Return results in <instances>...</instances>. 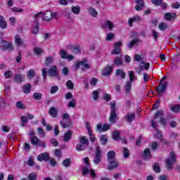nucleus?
Instances as JSON below:
<instances>
[{
  "label": "nucleus",
  "instance_id": "nucleus-1",
  "mask_svg": "<svg viewBox=\"0 0 180 180\" xmlns=\"http://www.w3.org/2000/svg\"><path fill=\"white\" fill-rule=\"evenodd\" d=\"M157 119H160L161 124H165V120L162 118V110H159L156 112V114L155 115L154 119L152 120L151 121V124H152V127L155 129V131L156 133L155 135V137H156V139H160V141H163L166 143L165 139H162V135L161 134V132L156 129L157 124H155V120H157Z\"/></svg>",
  "mask_w": 180,
  "mask_h": 180
},
{
  "label": "nucleus",
  "instance_id": "nucleus-2",
  "mask_svg": "<svg viewBox=\"0 0 180 180\" xmlns=\"http://www.w3.org/2000/svg\"><path fill=\"white\" fill-rule=\"evenodd\" d=\"M115 155V151L113 150H110L108 153L107 158L109 165L107 167V169H108V171H112V169H115V168H116L119 165V163L117 162V161H116Z\"/></svg>",
  "mask_w": 180,
  "mask_h": 180
},
{
  "label": "nucleus",
  "instance_id": "nucleus-3",
  "mask_svg": "<svg viewBox=\"0 0 180 180\" xmlns=\"http://www.w3.org/2000/svg\"><path fill=\"white\" fill-rule=\"evenodd\" d=\"M84 162L86 165V167L83 168V175H86V174H90L92 178H95V176H96V173H95V170L94 169L89 170V158H84Z\"/></svg>",
  "mask_w": 180,
  "mask_h": 180
},
{
  "label": "nucleus",
  "instance_id": "nucleus-4",
  "mask_svg": "<svg viewBox=\"0 0 180 180\" xmlns=\"http://www.w3.org/2000/svg\"><path fill=\"white\" fill-rule=\"evenodd\" d=\"M43 16L44 19L45 20H51V19H57L58 18V14L57 13H52L51 11H46L45 13H39L36 15V18Z\"/></svg>",
  "mask_w": 180,
  "mask_h": 180
},
{
  "label": "nucleus",
  "instance_id": "nucleus-5",
  "mask_svg": "<svg viewBox=\"0 0 180 180\" xmlns=\"http://www.w3.org/2000/svg\"><path fill=\"white\" fill-rule=\"evenodd\" d=\"M80 65H82V71H86V70H89V68H91V65L88 63V60L86 59H83L82 61H77L75 65V70H78Z\"/></svg>",
  "mask_w": 180,
  "mask_h": 180
},
{
  "label": "nucleus",
  "instance_id": "nucleus-6",
  "mask_svg": "<svg viewBox=\"0 0 180 180\" xmlns=\"http://www.w3.org/2000/svg\"><path fill=\"white\" fill-rule=\"evenodd\" d=\"M110 105L111 110L110 114V122H111V123H115V120H116V118L117 117V115H116V102L111 101Z\"/></svg>",
  "mask_w": 180,
  "mask_h": 180
},
{
  "label": "nucleus",
  "instance_id": "nucleus-7",
  "mask_svg": "<svg viewBox=\"0 0 180 180\" xmlns=\"http://www.w3.org/2000/svg\"><path fill=\"white\" fill-rule=\"evenodd\" d=\"M169 155L170 157L166 159V167L167 169H172V164L176 161V157L174 152H170Z\"/></svg>",
  "mask_w": 180,
  "mask_h": 180
},
{
  "label": "nucleus",
  "instance_id": "nucleus-8",
  "mask_svg": "<svg viewBox=\"0 0 180 180\" xmlns=\"http://www.w3.org/2000/svg\"><path fill=\"white\" fill-rule=\"evenodd\" d=\"M93 161L94 163L96 165L99 164V162L102 161V155H101V148L99 147L98 145H96V154Z\"/></svg>",
  "mask_w": 180,
  "mask_h": 180
},
{
  "label": "nucleus",
  "instance_id": "nucleus-9",
  "mask_svg": "<svg viewBox=\"0 0 180 180\" xmlns=\"http://www.w3.org/2000/svg\"><path fill=\"white\" fill-rule=\"evenodd\" d=\"M165 78V77H163L161 79L160 84L157 89L159 96H161V94H164V92H165V89H167V82H164Z\"/></svg>",
  "mask_w": 180,
  "mask_h": 180
},
{
  "label": "nucleus",
  "instance_id": "nucleus-10",
  "mask_svg": "<svg viewBox=\"0 0 180 180\" xmlns=\"http://www.w3.org/2000/svg\"><path fill=\"white\" fill-rule=\"evenodd\" d=\"M31 33L32 34H37L39 33V20L37 18L32 22Z\"/></svg>",
  "mask_w": 180,
  "mask_h": 180
},
{
  "label": "nucleus",
  "instance_id": "nucleus-11",
  "mask_svg": "<svg viewBox=\"0 0 180 180\" xmlns=\"http://www.w3.org/2000/svg\"><path fill=\"white\" fill-rule=\"evenodd\" d=\"M59 54L61 58H65L69 61H71V60H74V56L72 55H68L67 51L64 49H60Z\"/></svg>",
  "mask_w": 180,
  "mask_h": 180
},
{
  "label": "nucleus",
  "instance_id": "nucleus-12",
  "mask_svg": "<svg viewBox=\"0 0 180 180\" xmlns=\"http://www.w3.org/2000/svg\"><path fill=\"white\" fill-rule=\"evenodd\" d=\"M152 4L155 6H161L162 9H167L168 8V4L167 3H162V0H151Z\"/></svg>",
  "mask_w": 180,
  "mask_h": 180
},
{
  "label": "nucleus",
  "instance_id": "nucleus-13",
  "mask_svg": "<svg viewBox=\"0 0 180 180\" xmlns=\"http://www.w3.org/2000/svg\"><path fill=\"white\" fill-rule=\"evenodd\" d=\"M48 74L49 77H57V75H58V70H57V66L52 65L51 68L49 69Z\"/></svg>",
  "mask_w": 180,
  "mask_h": 180
},
{
  "label": "nucleus",
  "instance_id": "nucleus-14",
  "mask_svg": "<svg viewBox=\"0 0 180 180\" xmlns=\"http://www.w3.org/2000/svg\"><path fill=\"white\" fill-rule=\"evenodd\" d=\"M14 41L18 47H25L26 45L23 42V39L19 35H15Z\"/></svg>",
  "mask_w": 180,
  "mask_h": 180
},
{
  "label": "nucleus",
  "instance_id": "nucleus-15",
  "mask_svg": "<svg viewBox=\"0 0 180 180\" xmlns=\"http://www.w3.org/2000/svg\"><path fill=\"white\" fill-rule=\"evenodd\" d=\"M165 20H174L176 18V14L175 13H166L163 15Z\"/></svg>",
  "mask_w": 180,
  "mask_h": 180
},
{
  "label": "nucleus",
  "instance_id": "nucleus-16",
  "mask_svg": "<svg viewBox=\"0 0 180 180\" xmlns=\"http://www.w3.org/2000/svg\"><path fill=\"white\" fill-rule=\"evenodd\" d=\"M0 46L3 49H6L7 50H13V45L12 44V43L6 41H2L0 43Z\"/></svg>",
  "mask_w": 180,
  "mask_h": 180
},
{
  "label": "nucleus",
  "instance_id": "nucleus-17",
  "mask_svg": "<svg viewBox=\"0 0 180 180\" xmlns=\"http://www.w3.org/2000/svg\"><path fill=\"white\" fill-rule=\"evenodd\" d=\"M96 127L97 131H107V130H109L110 125L108 124H104L103 125L98 124Z\"/></svg>",
  "mask_w": 180,
  "mask_h": 180
},
{
  "label": "nucleus",
  "instance_id": "nucleus-18",
  "mask_svg": "<svg viewBox=\"0 0 180 180\" xmlns=\"http://www.w3.org/2000/svg\"><path fill=\"white\" fill-rule=\"evenodd\" d=\"M120 46H122V41H119L115 42L114 49L112 51V54H119L122 50Z\"/></svg>",
  "mask_w": 180,
  "mask_h": 180
},
{
  "label": "nucleus",
  "instance_id": "nucleus-19",
  "mask_svg": "<svg viewBox=\"0 0 180 180\" xmlns=\"http://www.w3.org/2000/svg\"><path fill=\"white\" fill-rule=\"evenodd\" d=\"M136 11H141L144 8V0H136Z\"/></svg>",
  "mask_w": 180,
  "mask_h": 180
},
{
  "label": "nucleus",
  "instance_id": "nucleus-20",
  "mask_svg": "<svg viewBox=\"0 0 180 180\" xmlns=\"http://www.w3.org/2000/svg\"><path fill=\"white\" fill-rule=\"evenodd\" d=\"M49 113L52 117H57V115H58V108L51 107L49 109Z\"/></svg>",
  "mask_w": 180,
  "mask_h": 180
},
{
  "label": "nucleus",
  "instance_id": "nucleus-21",
  "mask_svg": "<svg viewBox=\"0 0 180 180\" xmlns=\"http://www.w3.org/2000/svg\"><path fill=\"white\" fill-rule=\"evenodd\" d=\"M25 81V76L22 75H15L14 77V82L17 84H22V82Z\"/></svg>",
  "mask_w": 180,
  "mask_h": 180
},
{
  "label": "nucleus",
  "instance_id": "nucleus-22",
  "mask_svg": "<svg viewBox=\"0 0 180 180\" xmlns=\"http://www.w3.org/2000/svg\"><path fill=\"white\" fill-rule=\"evenodd\" d=\"M38 161H48L49 160V153H41L37 156Z\"/></svg>",
  "mask_w": 180,
  "mask_h": 180
},
{
  "label": "nucleus",
  "instance_id": "nucleus-23",
  "mask_svg": "<svg viewBox=\"0 0 180 180\" xmlns=\"http://www.w3.org/2000/svg\"><path fill=\"white\" fill-rule=\"evenodd\" d=\"M133 22H141V18L139 15H134L132 18H129V26H133Z\"/></svg>",
  "mask_w": 180,
  "mask_h": 180
},
{
  "label": "nucleus",
  "instance_id": "nucleus-24",
  "mask_svg": "<svg viewBox=\"0 0 180 180\" xmlns=\"http://www.w3.org/2000/svg\"><path fill=\"white\" fill-rule=\"evenodd\" d=\"M34 75H36V72H34V70L30 69L27 72V79H28V81H31L34 77Z\"/></svg>",
  "mask_w": 180,
  "mask_h": 180
},
{
  "label": "nucleus",
  "instance_id": "nucleus-25",
  "mask_svg": "<svg viewBox=\"0 0 180 180\" xmlns=\"http://www.w3.org/2000/svg\"><path fill=\"white\" fill-rule=\"evenodd\" d=\"M103 27H108L109 30H112L115 27V24L110 20H106L103 25Z\"/></svg>",
  "mask_w": 180,
  "mask_h": 180
},
{
  "label": "nucleus",
  "instance_id": "nucleus-26",
  "mask_svg": "<svg viewBox=\"0 0 180 180\" xmlns=\"http://www.w3.org/2000/svg\"><path fill=\"white\" fill-rule=\"evenodd\" d=\"M101 92H102L101 89H97V90L93 91L92 98L94 101H98V99H99V94H101Z\"/></svg>",
  "mask_w": 180,
  "mask_h": 180
},
{
  "label": "nucleus",
  "instance_id": "nucleus-27",
  "mask_svg": "<svg viewBox=\"0 0 180 180\" xmlns=\"http://www.w3.org/2000/svg\"><path fill=\"white\" fill-rule=\"evenodd\" d=\"M88 12H89V15L92 16V18H96V16H98V11L92 7L89 8Z\"/></svg>",
  "mask_w": 180,
  "mask_h": 180
},
{
  "label": "nucleus",
  "instance_id": "nucleus-28",
  "mask_svg": "<svg viewBox=\"0 0 180 180\" xmlns=\"http://www.w3.org/2000/svg\"><path fill=\"white\" fill-rule=\"evenodd\" d=\"M112 70H113V68H112V66L105 67L103 71V75H110V74H112Z\"/></svg>",
  "mask_w": 180,
  "mask_h": 180
},
{
  "label": "nucleus",
  "instance_id": "nucleus-29",
  "mask_svg": "<svg viewBox=\"0 0 180 180\" xmlns=\"http://www.w3.org/2000/svg\"><path fill=\"white\" fill-rule=\"evenodd\" d=\"M60 126H62L63 129L70 127L71 126V120H68V123H67V120H63L62 121H60Z\"/></svg>",
  "mask_w": 180,
  "mask_h": 180
},
{
  "label": "nucleus",
  "instance_id": "nucleus-30",
  "mask_svg": "<svg viewBox=\"0 0 180 180\" xmlns=\"http://www.w3.org/2000/svg\"><path fill=\"white\" fill-rule=\"evenodd\" d=\"M116 75L117 77H120V78H122V79H124V78H126V74L124 73V72L120 69H117L116 70L115 72Z\"/></svg>",
  "mask_w": 180,
  "mask_h": 180
},
{
  "label": "nucleus",
  "instance_id": "nucleus-31",
  "mask_svg": "<svg viewBox=\"0 0 180 180\" xmlns=\"http://www.w3.org/2000/svg\"><path fill=\"white\" fill-rule=\"evenodd\" d=\"M158 29L161 30V32H164L165 30H167L168 29V24L167 22H160L158 25Z\"/></svg>",
  "mask_w": 180,
  "mask_h": 180
},
{
  "label": "nucleus",
  "instance_id": "nucleus-32",
  "mask_svg": "<svg viewBox=\"0 0 180 180\" xmlns=\"http://www.w3.org/2000/svg\"><path fill=\"white\" fill-rule=\"evenodd\" d=\"M124 89L127 92V94H130L131 91V82L128 81L126 82V84L124 86Z\"/></svg>",
  "mask_w": 180,
  "mask_h": 180
},
{
  "label": "nucleus",
  "instance_id": "nucleus-33",
  "mask_svg": "<svg viewBox=\"0 0 180 180\" xmlns=\"http://www.w3.org/2000/svg\"><path fill=\"white\" fill-rule=\"evenodd\" d=\"M79 141L81 144H84V146H88V144H89V141L86 136H81L79 138Z\"/></svg>",
  "mask_w": 180,
  "mask_h": 180
},
{
  "label": "nucleus",
  "instance_id": "nucleus-34",
  "mask_svg": "<svg viewBox=\"0 0 180 180\" xmlns=\"http://www.w3.org/2000/svg\"><path fill=\"white\" fill-rule=\"evenodd\" d=\"M24 94H30V90L32 89V85L25 84L22 87Z\"/></svg>",
  "mask_w": 180,
  "mask_h": 180
},
{
  "label": "nucleus",
  "instance_id": "nucleus-35",
  "mask_svg": "<svg viewBox=\"0 0 180 180\" xmlns=\"http://www.w3.org/2000/svg\"><path fill=\"white\" fill-rule=\"evenodd\" d=\"M139 67L141 68V70H148V68H150V63L141 62L139 64Z\"/></svg>",
  "mask_w": 180,
  "mask_h": 180
},
{
  "label": "nucleus",
  "instance_id": "nucleus-36",
  "mask_svg": "<svg viewBox=\"0 0 180 180\" xmlns=\"http://www.w3.org/2000/svg\"><path fill=\"white\" fill-rule=\"evenodd\" d=\"M143 157L145 160H148L151 157V152L150 151V149L146 148L143 152Z\"/></svg>",
  "mask_w": 180,
  "mask_h": 180
},
{
  "label": "nucleus",
  "instance_id": "nucleus-37",
  "mask_svg": "<svg viewBox=\"0 0 180 180\" xmlns=\"http://www.w3.org/2000/svg\"><path fill=\"white\" fill-rule=\"evenodd\" d=\"M71 136H72V131H68L64 136V141H69L71 139Z\"/></svg>",
  "mask_w": 180,
  "mask_h": 180
},
{
  "label": "nucleus",
  "instance_id": "nucleus-38",
  "mask_svg": "<svg viewBox=\"0 0 180 180\" xmlns=\"http://www.w3.org/2000/svg\"><path fill=\"white\" fill-rule=\"evenodd\" d=\"M80 11H81V7H79V6H72V11L75 15H79Z\"/></svg>",
  "mask_w": 180,
  "mask_h": 180
},
{
  "label": "nucleus",
  "instance_id": "nucleus-39",
  "mask_svg": "<svg viewBox=\"0 0 180 180\" xmlns=\"http://www.w3.org/2000/svg\"><path fill=\"white\" fill-rule=\"evenodd\" d=\"M53 60H54V58L53 56L46 57V62L44 63V67H46V65H50V64L53 63Z\"/></svg>",
  "mask_w": 180,
  "mask_h": 180
},
{
  "label": "nucleus",
  "instance_id": "nucleus-40",
  "mask_svg": "<svg viewBox=\"0 0 180 180\" xmlns=\"http://www.w3.org/2000/svg\"><path fill=\"white\" fill-rule=\"evenodd\" d=\"M39 140L37 138V136H32L31 137V143L33 146H38L39 143Z\"/></svg>",
  "mask_w": 180,
  "mask_h": 180
},
{
  "label": "nucleus",
  "instance_id": "nucleus-41",
  "mask_svg": "<svg viewBox=\"0 0 180 180\" xmlns=\"http://www.w3.org/2000/svg\"><path fill=\"white\" fill-rule=\"evenodd\" d=\"M112 139L113 140L119 141V140H120V134H119L117 131L112 132Z\"/></svg>",
  "mask_w": 180,
  "mask_h": 180
},
{
  "label": "nucleus",
  "instance_id": "nucleus-42",
  "mask_svg": "<svg viewBox=\"0 0 180 180\" xmlns=\"http://www.w3.org/2000/svg\"><path fill=\"white\" fill-rule=\"evenodd\" d=\"M100 141L101 144H103L104 146L106 145V143H108V136H106V135H101L100 136Z\"/></svg>",
  "mask_w": 180,
  "mask_h": 180
},
{
  "label": "nucleus",
  "instance_id": "nucleus-43",
  "mask_svg": "<svg viewBox=\"0 0 180 180\" xmlns=\"http://www.w3.org/2000/svg\"><path fill=\"white\" fill-rule=\"evenodd\" d=\"M139 43V39H134L128 43L129 49H133L134 46H136Z\"/></svg>",
  "mask_w": 180,
  "mask_h": 180
},
{
  "label": "nucleus",
  "instance_id": "nucleus-44",
  "mask_svg": "<svg viewBox=\"0 0 180 180\" xmlns=\"http://www.w3.org/2000/svg\"><path fill=\"white\" fill-rule=\"evenodd\" d=\"M171 110H172L175 113H178V112L180 111V105H172Z\"/></svg>",
  "mask_w": 180,
  "mask_h": 180
},
{
  "label": "nucleus",
  "instance_id": "nucleus-45",
  "mask_svg": "<svg viewBox=\"0 0 180 180\" xmlns=\"http://www.w3.org/2000/svg\"><path fill=\"white\" fill-rule=\"evenodd\" d=\"M126 119H127V122H129V123H131V122H133V120H134V114H133V113L128 114L126 116Z\"/></svg>",
  "mask_w": 180,
  "mask_h": 180
},
{
  "label": "nucleus",
  "instance_id": "nucleus-46",
  "mask_svg": "<svg viewBox=\"0 0 180 180\" xmlns=\"http://www.w3.org/2000/svg\"><path fill=\"white\" fill-rule=\"evenodd\" d=\"M76 105H77V101H75V99H72L68 103V108H75Z\"/></svg>",
  "mask_w": 180,
  "mask_h": 180
},
{
  "label": "nucleus",
  "instance_id": "nucleus-47",
  "mask_svg": "<svg viewBox=\"0 0 180 180\" xmlns=\"http://www.w3.org/2000/svg\"><path fill=\"white\" fill-rule=\"evenodd\" d=\"M21 122H22V123L20 124V126H22V127H25V124H26V123H27V117H26V115L22 116Z\"/></svg>",
  "mask_w": 180,
  "mask_h": 180
},
{
  "label": "nucleus",
  "instance_id": "nucleus-48",
  "mask_svg": "<svg viewBox=\"0 0 180 180\" xmlns=\"http://www.w3.org/2000/svg\"><path fill=\"white\" fill-rule=\"evenodd\" d=\"M28 179L29 180H37V174H36V173H34V172L29 174Z\"/></svg>",
  "mask_w": 180,
  "mask_h": 180
},
{
  "label": "nucleus",
  "instance_id": "nucleus-49",
  "mask_svg": "<svg viewBox=\"0 0 180 180\" xmlns=\"http://www.w3.org/2000/svg\"><path fill=\"white\" fill-rule=\"evenodd\" d=\"M114 64L115 65H122V64H123V60H122L121 58H116L114 60Z\"/></svg>",
  "mask_w": 180,
  "mask_h": 180
},
{
  "label": "nucleus",
  "instance_id": "nucleus-50",
  "mask_svg": "<svg viewBox=\"0 0 180 180\" xmlns=\"http://www.w3.org/2000/svg\"><path fill=\"white\" fill-rule=\"evenodd\" d=\"M66 86L68 89H74V83H72V81L68 80L66 82Z\"/></svg>",
  "mask_w": 180,
  "mask_h": 180
},
{
  "label": "nucleus",
  "instance_id": "nucleus-51",
  "mask_svg": "<svg viewBox=\"0 0 180 180\" xmlns=\"http://www.w3.org/2000/svg\"><path fill=\"white\" fill-rule=\"evenodd\" d=\"M129 82H132L136 79V77H134V72L129 71Z\"/></svg>",
  "mask_w": 180,
  "mask_h": 180
},
{
  "label": "nucleus",
  "instance_id": "nucleus-52",
  "mask_svg": "<svg viewBox=\"0 0 180 180\" xmlns=\"http://www.w3.org/2000/svg\"><path fill=\"white\" fill-rule=\"evenodd\" d=\"M113 39H115V34L110 32L107 34L105 40L110 41V40H113Z\"/></svg>",
  "mask_w": 180,
  "mask_h": 180
},
{
  "label": "nucleus",
  "instance_id": "nucleus-53",
  "mask_svg": "<svg viewBox=\"0 0 180 180\" xmlns=\"http://www.w3.org/2000/svg\"><path fill=\"white\" fill-rule=\"evenodd\" d=\"M9 22H10V25H11V26H16V24L18 23L16 22V18L15 17L10 18Z\"/></svg>",
  "mask_w": 180,
  "mask_h": 180
},
{
  "label": "nucleus",
  "instance_id": "nucleus-54",
  "mask_svg": "<svg viewBox=\"0 0 180 180\" xmlns=\"http://www.w3.org/2000/svg\"><path fill=\"white\" fill-rule=\"evenodd\" d=\"M76 148L77 151H84L85 150V145L83 143H79L77 146Z\"/></svg>",
  "mask_w": 180,
  "mask_h": 180
},
{
  "label": "nucleus",
  "instance_id": "nucleus-55",
  "mask_svg": "<svg viewBox=\"0 0 180 180\" xmlns=\"http://www.w3.org/2000/svg\"><path fill=\"white\" fill-rule=\"evenodd\" d=\"M34 51L37 56H40V54L43 53V49L39 47H36L34 48Z\"/></svg>",
  "mask_w": 180,
  "mask_h": 180
},
{
  "label": "nucleus",
  "instance_id": "nucleus-56",
  "mask_svg": "<svg viewBox=\"0 0 180 180\" xmlns=\"http://www.w3.org/2000/svg\"><path fill=\"white\" fill-rule=\"evenodd\" d=\"M103 99L107 102H110V101L112 99V95L105 93L103 95Z\"/></svg>",
  "mask_w": 180,
  "mask_h": 180
},
{
  "label": "nucleus",
  "instance_id": "nucleus-57",
  "mask_svg": "<svg viewBox=\"0 0 180 180\" xmlns=\"http://www.w3.org/2000/svg\"><path fill=\"white\" fill-rule=\"evenodd\" d=\"M16 107L18 109H25V104H23V103H22V101H17L16 102Z\"/></svg>",
  "mask_w": 180,
  "mask_h": 180
},
{
  "label": "nucleus",
  "instance_id": "nucleus-58",
  "mask_svg": "<svg viewBox=\"0 0 180 180\" xmlns=\"http://www.w3.org/2000/svg\"><path fill=\"white\" fill-rule=\"evenodd\" d=\"M41 96H43V95L41 93L34 94V98L37 99V101H40L41 99Z\"/></svg>",
  "mask_w": 180,
  "mask_h": 180
},
{
  "label": "nucleus",
  "instance_id": "nucleus-59",
  "mask_svg": "<svg viewBox=\"0 0 180 180\" xmlns=\"http://www.w3.org/2000/svg\"><path fill=\"white\" fill-rule=\"evenodd\" d=\"M37 131H38V134L40 136V137H44L46 136V134H44V131L43 130V129L39 127L37 129Z\"/></svg>",
  "mask_w": 180,
  "mask_h": 180
},
{
  "label": "nucleus",
  "instance_id": "nucleus-60",
  "mask_svg": "<svg viewBox=\"0 0 180 180\" xmlns=\"http://www.w3.org/2000/svg\"><path fill=\"white\" fill-rule=\"evenodd\" d=\"M27 165H30V167H33V165H34L33 157H30L28 158Z\"/></svg>",
  "mask_w": 180,
  "mask_h": 180
},
{
  "label": "nucleus",
  "instance_id": "nucleus-61",
  "mask_svg": "<svg viewBox=\"0 0 180 180\" xmlns=\"http://www.w3.org/2000/svg\"><path fill=\"white\" fill-rule=\"evenodd\" d=\"M129 154H130V152L128 150V149L124 148L123 150V157L124 158H127V157H129Z\"/></svg>",
  "mask_w": 180,
  "mask_h": 180
},
{
  "label": "nucleus",
  "instance_id": "nucleus-62",
  "mask_svg": "<svg viewBox=\"0 0 180 180\" xmlns=\"http://www.w3.org/2000/svg\"><path fill=\"white\" fill-rule=\"evenodd\" d=\"M153 169L155 172H161V169H160V165L158 163L153 165Z\"/></svg>",
  "mask_w": 180,
  "mask_h": 180
},
{
  "label": "nucleus",
  "instance_id": "nucleus-63",
  "mask_svg": "<svg viewBox=\"0 0 180 180\" xmlns=\"http://www.w3.org/2000/svg\"><path fill=\"white\" fill-rule=\"evenodd\" d=\"M63 120H66L67 123H68V120H70V115L68 113H64L62 115Z\"/></svg>",
  "mask_w": 180,
  "mask_h": 180
},
{
  "label": "nucleus",
  "instance_id": "nucleus-64",
  "mask_svg": "<svg viewBox=\"0 0 180 180\" xmlns=\"http://www.w3.org/2000/svg\"><path fill=\"white\" fill-rule=\"evenodd\" d=\"M58 91V86H53L51 88V94H56Z\"/></svg>",
  "mask_w": 180,
  "mask_h": 180
}]
</instances>
